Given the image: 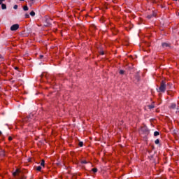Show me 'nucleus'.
<instances>
[{"label":"nucleus","instance_id":"obj_3","mask_svg":"<svg viewBox=\"0 0 179 179\" xmlns=\"http://www.w3.org/2000/svg\"><path fill=\"white\" fill-rule=\"evenodd\" d=\"M19 29V24H15L10 27L11 31H16Z\"/></svg>","mask_w":179,"mask_h":179},{"label":"nucleus","instance_id":"obj_14","mask_svg":"<svg viewBox=\"0 0 179 179\" xmlns=\"http://www.w3.org/2000/svg\"><path fill=\"white\" fill-rule=\"evenodd\" d=\"M119 73H120V75H124L125 73V71L120 70Z\"/></svg>","mask_w":179,"mask_h":179},{"label":"nucleus","instance_id":"obj_16","mask_svg":"<svg viewBox=\"0 0 179 179\" xmlns=\"http://www.w3.org/2000/svg\"><path fill=\"white\" fill-rule=\"evenodd\" d=\"M78 146H80V148H82L83 146V141H79Z\"/></svg>","mask_w":179,"mask_h":179},{"label":"nucleus","instance_id":"obj_10","mask_svg":"<svg viewBox=\"0 0 179 179\" xmlns=\"http://www.w3.org/2000/svg\"><path fill=\"white\" fill-rule=\"evenodd\" d=\"M29 15H31V16H36V13L34 11V10H32V11H31L30 12V13H29Z\"/></svg>","mask_w":179,"mask_h":179},{"label":"nucleus","instance_id":"obj_38","mask_svg":"<svg viewBox=\"0 0 179 179\" xmlns=\"http://www.w3.org/2000/svg\"><path fill=\"white\" fill-rule=\"evenodd\" d=\"M31 1H34V0H31Z\"/></svg>","mask_w":179,"mask_h":179},{"label":"nucleus","instance_id":"obj_9","mask_svg":"<svg viewBox=\"0 0 179 179\" xmlns=\"http://www.w3.org/2000/svg\"><path fill=\"white\" fill-rule=\"evenodd\" d=\"M1 9H3V10L6 9V4H5V3H1Z\"/></svg>","mask_w":179,"mask_h":179},{"label":"nucleus","instance_id":"obj_20","mask_svg":"<svg viewBox=\"0 0 179 179\" xmlns=\"http://www.w3.org/2000/svg\"><path fill=\"white\" fill-rule=\"evenodd\" d=\"M100 55H104V51L101 50L99 52Z\"/></svg>","mask_w":179,"mask_h":179},{"label":"nucleus","instance_id":"obj_19","mask_svg":"<svg viewBox=\"0 0 179 179\" xmlns=\"http://www.w3.org/2000/svg\"><path fill=\"white\" fill-rule=\"evenodd\" d=\"M59 78H64V75L59 74V75L57 77V79H59Z\"/></svg>","mask_w":179,"mask_h":179},{"label":"nucleus","instance_id":"obj_11","mask_svg":"<svg viewBox=\"0 0 179 179\" xmlns=\"http://www.w3.org/2000/svg\"><path fill=\"white\" fill-rule=\"evenodd\" d=\"M80 163H81V164H87V163H89V162L87 161H86V160H82L80 162Z\"/></svg>","mask_w":179,"mask_h":179},{"label":"nucleus","instance_id":"obj_24","mask_svg":"<svg viewBox=\"0 0 179 179\" xmlns=\"http://www.w3.org/2000/svg\"><path fill=\"white\" fill-rule=\"evenodd\" d=\"M0 59H3V57L2 56V55H0Z\"/></svg>","mask_w":179,"mask_h":179},{"label":"nucleus","instance_id":"obj_27","mask_svg":"<svg viewBox=\"0 0 179 179\" xmlns=\"http://www.w3.org/2000/svg\"><path fill=\"white\" fill-rule=\"evenodd\" d=\"M136 79H138V80H139V76H136Z\"/></svg>","mask_w":179,"mask_h":179},{"label":"nucleus","instance_id":"obj_5","mask_svg":"<svg viewBox=\"0 0 179 179\" xmlns=\"http://www.w3.org/2000/svg\"><path fill=\"white\" fill-rule=\"evenodd\" d=\"M163 48H167L168 47H170V44L167 43H162V44Z\"/></svg>","mask_w":179,"mask_h":179},{"label":"nucleus","instance_id":"obj_31","mask_svg":"<svg viewBox=\"0 0 179 179\" xmlns=\"http://www.w3.org/2000/svg\"><path fill=\"white\" fill-rule=\"evenodd\" d=\"M1 135H2V131H0V136H1Z\"/></svg>","mask_w":179,"mask_h":179},{"label":"nucleus","instance_id":"obj_22","mask_svg":"<svg viewBox=\"0 0 179 179\" xmlns=\"http://www.w3.org/2000/svg\"><path fill=\"white\" fill-rule=\"evenodd\" d=\"M13 139V138H12V136H9V137H8V141H12Z\"/></svg>","mask_w":179,"mask_h":179},{"label":"nucleus","instance_id":"obj_29","mask_svg":"<svg viewBox=\"0 0 179 179\" xmlns=\"http://www.w3.org/2000/svg\"><path fill=\"white\" fill-rule=\"evenodd\" d=\"M15 69L16 71H17V69H19V68L15 67Z\"/></svg>","mask_w":179,"mask_h":179},{"label":"nucleus","instance_id":"obj_18","mask_svg":"<svg viewBox=\"0 0 179 179\" xmlns=\"http://www.w3.org/2000/svg\"><path fill=\"white\" fill-rule=\"evenodd\" d=\"M25 19H29L30 17V15L29 14H25L24 15Z\"/></svg>","mask_w":179,"mask_h":179},{"label":"nucleus","instance_id":"obj_25","mask_svg":"<svg viewBox=\"0 0 179 179\" xmlns=\"http://www.w3.org/2000/svg\"><path fill=\"white\" fill-rule=\"evenodd\" d=\"M40 58L41 59L44 58V56L43 55H40Z\"/></svg>","mask_w":179,"mask_h":179},{"label":"nucleus","instance_id":"obj_30","mask_svg":"<svg viewBox=\"0 0 179 179\" xmlns=\"http://www.w3.org/2000/svg\"><path fill=\"white\" fill-rule=\"evenodd\" d=\"M118 33V31L116 30V32L114 34H117Z\"/></svg>","mask_w":179,"mask_h":179},{"label":"nucleus","instance_id":"obj_4","mask_svg":"<svg viewBox=\"0 0 179 179\" xmlns=\"http://www.w3.org/2000/svg\"><path fill=\"white\" fill-rule=\"evenodd\" d=\"M33 117H34L33 114H29L25 118V121H30V120H31V118H33Z\"/></svg>","mask_w":179,"mask_h":179},{"label":"nucleus","instance_id":"obj_33","mask_svg":"<svg viewBox=\"0 0 179 179\" xmlns=\"http://www.w3.org/2000/svg\"><path fill=\"white\" fill-rule=\"evenodd\" d=\"M168 94H170V92H167Z\"/></svg>","mask_w":179,"mask_h":179},{"label":"nucleus","instance_id":"obj_2","mask_svg":"<svg viewBox=\"0 0 179 179\" xmlns=\"http://www.w3.org/2000/svg\"><path fill=\"white\" fill-rule=\"evenodd\" d=\"M157 92L161 93H164L166 92V81L162 80L160 83V86L158 90H157Z\"/></svg>","mask_w":179,"mask_h":179},{"label":"nucleus","instance_id":"obj_21","mask_svg":"<svg viewBox=\"0 0 179 179\" xmlns=\"http://www.w3.org/2000/svg\"><path fill=\"white\" fill-rule=\"evenodd\" d=\"M17 8H18V6L16 4L13 6V9H17Z\"/></svg>","mask_w":179,"mask_h":179},{"label":"nucleus","instance_id":"obj_34","mask_svg":"<svg viewBox=\"0 0 179 179\" xmlns=\"http://www.w3.org/2000/svg\"><path fill=\"white\" fill-rule=\"evenodd\" d=\"M0 176H1V178H3V176H2V175H0Z\"/></svg>","mask_w":179,"mask_h":179},{"label":"nucleus","instance_id":"obj_32","mask_svg":"<svg viewBox=\"0 0 179 179\" xmlns=\"http://www.w3.org/2000/svg\"><path fill=\"white\" fill-rule=\"evenodd\" d=\"M150 17H151L150 15H148V19H150Z\"/></svg>","mask_w":179,"mask_h":179},{"label":"nucleus","instance_id":"obj_13","mask_svg":"<svg viewBox=\"0 0 179 179\" xmlns=\"http://www.w3.org/2000/svg\"><path fill=\"white\" fill-rule=\"evenodd\" d=\"M23 10H24V11L29 10V7H28L27 6H24L23 7Z\"/></svg>","mask_w":179,"mask_h":179},{"label":"nucleus","instance_id":"obj_15","mask_svg":"<svg viewBox=\"0 0 179 179\" xmlns=\"http://www.w3.org/2000/svg\"><path fill=\"white\" fill-rule=\"evenodd\" d=\"M155 145H159V143H160V140L157 138V140H155Z\"/></svg>","mask_w":179,"mask_h":179},{"label":"nucleus","instance_id":"obj_36","mask_svg":"<svg viewBox=\"0 0 179 179\" xmlns=\"http://www.w3.org/2000/svg\"><path fill=\"white\" fill-rule=\"evenodd\" d=\"M0 176H1V178H3V176H2V175H0Z\"/></svg>","mask_w":179,"mask_h":179},{"label":"nucleus","instance_id":"obj_39","mask_svg":"<svg viewBox=\"0 0 179 179\" xmlns=\"http://www.w3.org/2000/svg\"><path fill=\"white\" fill-rule=\"evenodd\" d=\"M174 1H178V0H174Z\"/></svg>","mask_w":179,"mask_h":179},{"label":"nucleus","instance_id":"obj_12","mask_svg":"<svg viewBox=\"0 0 179 179\" xmlns=\"http://www.w3.org/2000/svg\"><path fill=\"white\" fill-rule=\"evenodd\" d=\"M159 135H160V133L159 131L154 132V136H159Z\"/></svg>","mask_w":179,"mask_h":179},{"label":"nucleus","instance_id":"obj_6","mask_svg":"<svg viewBox=\"0 0 179 179\" xmlns=\"http://www.w3.org/2000/svg\"><path fill=\"white\" fill-rule=\"evenodd\" d=\"M41 166H34V170H36V171H41Z\"/></svg>","mask_w":179,"mask_h":179},{"label":"nucleus","instance_id":"obj_17","mask_svg":"<svg viewBox=\"0 0 179 179\" xmlns=\"http://www.w3.org/2000/svg\"><path fill=\"white\" fill-rule=\"evenodd\" d=\"M92 171H93V173H97V168H93Z\"/></svg>","mask_w":179,"mask_h":179},{"label":"nucleus","instance_id":"obj_23","mask_svg":"<svg viewBox=\"0 0 179 179\" xmlns=\"http://www.w3.org/2000/svg\"><path fill=\"white\" fill-rule=\"evenodd\" d=\"M3 1L5 0H0V5H2V3L3 2Z\"/></svg>","mask_w":179,"mask_h":179},{"label":"nucleus","instance_id":"obj_1","mask_svg":"<svg viewBox=\"0 0 179 179\" xmlns=\"http://www.w3.org/2000/svg\"><path fill=\"white\" fill-rule=\"evenodd\" d=\"M13 176L16 179H26V178H27V176H26L24 173L23 171H20V169H17L15 170V171H14L13 173Z\"/></svg>","mask_w":179,"mask_h":179},{"label":"nucleus","instance_id":"obj_8","mask_svg":"<svg viewBox=\"0 0 179 179\" xmlns=\"http://www.w3.org/2000/svg\"><path fill=\"white\" fill-rule=\"evenodd\" d=\"M41 166L42 167H44V166H45V161H44V159H42V160H41Z\"/></svg>","mask_w":179,"mask_h":179},{"label":"nucleus","instance_id":"obj_35","mask_svg":"<svg viewBox=\"0 0 179 179\" xmlns=\"http://www.w3.org/2000/svg\"><path fill=\"white\" fill-rule=\"evenodd\" d=\"M0 176H1V178H3V176H2V175H0Z\"/></svg>","mask_w":179,"mask_h":179},{"label":"nucleus","instance_id":"obj_26","mask_svg":"<svg viewBox=\"0 0 179 179\" xmlns=\"http://www.w3.org/2000/svg\"><path fill=\"white\" fill-rule=\"evenodd\" d=\"M150 108H155V106H150Z\"/></svg>","mask_w":179,"mask_h":179},{"label":"nucleus","instance_id":"obj_37","mask_svg":"<svg viewBox=\"0 0 179 179\" xmlns=\"http://www.w3.org/2000/svg\"><path fill=\"white\" fill-rule=\"evenodd\" d=\"M20 1H24V0H20Z\"/></svg>","mask_w":179,"mask_h":179},{"label":"nucleus","instance_id":"obj_28","mask_svg":"<svg viewBox=\"0 0 179 179\" xmlns=\"http://www.w3.org/2000/svg\"><path fill=\"white\" fill-rule=\"evenodd\" d=\"M144 129H145L144 131H145V132L148 131V129H146V127H145Z\"/></svg>","mask_w":179,"mask_h":179},{"label":"nucleus","instance_id":"obj_7","mask_svg":"<svg viewBox=\"0 0 179 179\" xmlns=\"http://www.w3.org/2000/svg\"><path fill=\"white\" fill-rule=\"evenodd\" d=\"M177 108V104L171 103V108H172L173 110H175V108Z\"/></svg>","mask_w":179,"mask_h":179}]
</instances>
